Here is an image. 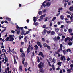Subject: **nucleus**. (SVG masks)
<instances>
[{
  "label": "nucleus",
  "mask_w": 73,
  "mask_h": 73,
  "mask_svg": "<svg viewBox=\"0 0 73 73\" xmlns=\"http://www.w3.org/2000/svg\"><path fill=\"white\" fill-rule=\"evenodd\" d=\"M60 36H58L57 37V40L58 41V40H60Z\"/></svg>",
  "instance_id": "nucleus-55"
},
{
  "label": "nucleus",
  "mask_w": 73,
  "mask_h": 73,
  "mask_svg": "<svg viewBox=\"0 0 73 73\" xmlns=\"http://www.w3.org/2000/svg\"><path fill=\"white\" fill-rule=\"evenodd\" d=\"M1 48H4V45H2L1 46Z\"/></svg>",
  "instance_id": "nucleus-62"
},
{
  "label": "nucleus",
  "mask_w": 73,
  "mask_h": 73,
  "mask_svg": "<svg viewBox=\"0 0 73 73\" xmlns=\"http://www.w3.org/2000/svg\"><path fill=\"white\" fill-rule=\"evenodd\" d=\"M46 29H44V33H46Z\"/></svg>",
  "instance_id": "nucleus-56"
},
{
  "label": "nucleus",
  "mask_w": 73,
  "mask_h": 73,
  "mask_svg": "<svg viewBox=\"0 0 73 73\" xmlns=\"http://www.w3.org/2000/svg\"><path fill=\"white\" fill-rule=\"evenodd\" d=\"M34 47L35 49V50H38V46H37V45H35Z\"/></svg>",
  "instance_id": "nucleus-16"
},
{
  "label": "nucleus",
  "mask_w": 73,
  "mask_h": 73,
  "mask_svg": "<svg viewBox=\"0 0 73 73\" xmlns=\"http://www.w3.org/2000/svg\"><path fill=\"white\" fill-rule=\"evenodd\" d=\"M62 63V62H59L57 64V65H59V66L60 67V66H61V64Z\"/></svg>",
  "instance_id": "nucleus-20"
},
{
  "label": "nucleus",
  "mask_w": 73,
  "mask_h": 73,
  "mask_svg": "<svg viewBox=\"0 0 73 73\" xmlns=\"http://www.w3.org/2000/svg\"><path fill=\"white\" fill-rule=\"evenodd\" d=\"M54 41H58L57 38H54Z\"/></svg>",
  "instance_id": "nucleus-58"
},
{
  "label": "nucleus",
  "mask_w": 73,
  "mask_h": 73,
  "mask_svg": "<svg viewBox=\"0 0 73 73\" xmlns=\"http://www.w3.org/2000/svg\"><path fill=\"white\" fill-rule=\"evenodd\" d=\"M64 60H66V59H65V57L64 56H62L61 58V60H64Z\"/></svg>",
  "instance_id": "nucleus-15"
},
{
  "label": "nucleus",
  "mask_w": 73,
  "mask_h": 73,
  "mask_svg": "<svg viewBox=\"0 0 73 73\" xmlns=\"http://www.w3.org/2000/svg\"><path fill=\"white\" fill-rule=\"evenodd\" d=\"M6 31V27H5V28L3 30H2L1 31V33H3V32H4V31Z\"/></svg>",
  "instance_id": "nucleus-38"
},
{
  "label": "nucleus",
  "mask_w": 73,
  "mask_h": 73,
  "mask_svg": "<svg viewBox=\"0 0 73 73\" xmlns=\"http://www.w3.org/2000/svg\"><path fill=\"white\" fill-rule=\"evenodd\" d=\"M38 14L40 15H42V11H40L38 12Z\"/></svg>",
  "instance_id": "nucleus-43"
},
{
  "label": "nucleus",
  "mask_w": 73,
  "mask_h": 73,
  "mask_svg": "<svg viewBox=\"0 0 73 73\" xmlns=\"http://www.w3.org/2000/svg\"><path fill=\"white\" fill-rule=\"evenodd\" d=\"M23 27H20L19 28V29H21V30H23Z\"/></svg>",
  "instance_id": "nucleus-63"
},
{
  "label": "nucleus",
  "mask_w": 73,
  "mask_h": 73,
  "mask_svg": "<svg viewBox=\"0 0 73 73\" xmlns=\"http://www.w3.org/2000/svg\"><path fill=\"white\" fill-rule=\"evenodd\" d=\"M23 58L22 59V63L23 64H24V61H25V58H24V57H23Z\"/></svg>",
  "instance_id": "nucleus-31"
},
{
  "label": "nucleus",
  "mask_w": 73,
  "mask_h": 73,
  "mask_svg": "<svg viewBox=\"0 0 73 73\" xmlns=\"http://www.w3.org/2000/svg\"><path fill=\"white\" fill-rule=\"evenodd\" d=\"M14 64H17V62H16V59L15 58H14Z\"/></svg>",
  "instance_id": "nucleus-37"
},
{
  "label": "nucleus",
  "mask_w": 73,
  "mask_h": 73,
  "mask_svg": "<svg viewBox=\"0 0 73 73\" xmlns=\"http://www.w3.org/2000/svg\"><path fill=\"white\" fill-rule=\"evenodd\" d=\"M63 9L62 8H60L58 9V12H60V11H62Z\"/></svg>",
  "instance_id": "nucleus-22"
},
{
  "label": "nucleus",
  "mask_w": 73,
  "mask_h": 73,
  "mask_svg": "<svg viewBox=\"0 0 73 73\" xmlns=\"http://www.w3.org/2000/svg\"><path fill=\"white\" fill-rule=\"evenodd\" d=\"M46 3V1H44L42 4V5L43 6L44 8H45L46 6V5L45 4V3Z\"/></svg>",
  "instance_id": "nucleus-13"
},
{
  "label": "nucleus",
  "mask_w": 73,
  "mask_h": 73,
  "mask_svg": "<svg viewBox=\"0 0 73 73\" xmlns=\"http://www.w3.org/2000/svg\"><path fill=\"white\" fill-rule=\"evenodd\" d=\"M25 32V31L24 30H21V35H24V33Z\"/></svg>",
  "instance_id": "nucleus-8"
},
{
  "label": "nucleus",
  "mask_w": 73,
  "mask_h": 73,
  "mask_svg": "<svg viewBox=\"0 0 73 73\" xmlns=\"http://www.w3.org/2000/svg\"><path fill=\"white\" fill-rule=\"evenodd\" d=\"M67 17L68 19H69V18H70H70L71 17H70V16L68 15H67Z\"/></svg>",
  "instance_id": "nucleus-50"
},
{
  "label": "nucleus",
  "mask_w": 73,
  "mask_h": 73,
  "mask_svg": "<svg viewBox=\"0 0 73 73\" xmlns=\"http://www.w3.org/2000/svg\"><path fill=\"white\" fill-rule=\"evenodd\" d=\"M24 66L26 67V66H27L28 65V63L27 62H25V63H24Z\"/></svg>",
  "instance_id": "nucleus-19"
},
{
  "label": "nucleus",
  "mask_w": 73,
  "mask_h": 73,
  "mask_svg": "<svg viewBox=\"0 0 73 73\" xmlns=\"http://www.w3.org/2000/svg\"><path fill=\"white\" fill-rule=\"evenodd\" d=\"M52 68L54 70L55 69V68H54V65H52Z\"/></svg>",
  "instance_id": "nucleus-59"
},
{
  "label": "nucleus",
  "mask_w": 73,
  "mask_h": 73,
  "mask_svg": "<svg viewBox=\"0 0 73 73\" xmlns=\"http://www.w3.org/2000/svg\"><path fill=\"white\" fill-rule=\"evenodd\" d=\"M56 17H54L52 19V21H54V20H56Z\"/></svg>",
  "instance_id": "nucleus-52"
},
{
  "label": "nucleus",
  "mask_w": 73,
  "mask_h": 73,
  "mask_svg": "<svg viewBox=\"0 0 73 73\" xmlns=\"http://www.w3.org/2000/svg\"><path fill=\"white\" fill-rule=\"evenodd\" d=\"M63 52L64 54V55L65 54V53H66V51H65V50H63Z\"/></svg>",
  "instance_id": "nucleus-54"
},
{
  "label": "nucleus",
  "mask_w": 73,
  "mask_h": 73,
  "mask_svg": "<svg viewBox=\"0 0 73 73\" xmlns=\"http://www.w3.org/2000/svg\"><path fill=\"white\" fill-rule=\"evenodd\" d=\"M47 47L48 49H49V50H50V46H47Z\"/></svg>",
  "instance_id": "nucleus-45"
},
{
  "label": "nucleus",
  "mask_w": 73,
  "mask_h": 73,
  "mask_svg": "<svg viewBox=\"0 0 73 73\" xmlns=\"http://www.w3.org/2000/svg\"><path fill=\"white\" fill-rule=\"evenodd\" d=\"M2 52H3V53H4V52H6V51L5 50H4V49H3L2 50Z\"/></svg>",
  "instance_id": "nucleus-49"
},
{
  "label": "nucleus",
  "mask_w": 73,
  "mask_h": 73,
  "mask_svg": "<svg viewBox=\"0 0 73 73\" xmlns=\"http://www.w3.org/2000/svg\"><path fill=\"white\" fill-rule=\"evenodd\" d=\"M37 45L38 46H40V47L41 48V47H42V46L41 45V43L40 42H37Z\"/></svg>",
  "instance_id": "nucleus-7"
},
{
  "label": "nucleus",
  "mask_w": 73,
  "mask_h": 73,
  "mask_svg": "<svg viewBox=\"0 0 73 73\" xmlns=\"http://www.w3.org/2000/svg\"><path fill=\"white\" fill-rule=\"evenodd\" d=\"M58 52H60L61 51H62V48H61L59 49L58 50Z\"/></svg>",
  "instance_id": "nucleus-23"
},
{
  "label": "nucleus",
  "mask_w": 73,
  "mask_h": 73,
  "mask_svg": "<svg viewBox=\"0 0 73 73\" xmlns=\"http://www.w3.org/2000/svg\"><path fill=\"white\" fill-rule=\"evenodd\" d=\"M20 31H18L17 32V35H19V34H20Z\"/></svg>",
  "instance_id": "nucleus-44"
},
{
  "label": "nucleus",
  "mask_w": 73,
  "mask_h": 73,
  "mask_svg": "<svg viewBox=\"0 0 73 73\" xmlns=\"http://www.w3.org/2000/svg\"><path fill=\"white\" fill-rule=\"evenodd\" d=\"M9 37H7L6 39H5V40L6 41H9Z\"/></svg>",
  "instance_id": "nucleus-35"
},
{
  "label": "nucleus",
  "mask_w": 73,
  "mask_h": 73,
  "mask_svg": "<svg viewBox=\"0 0 73 73\" xmlns=\"http://www.w3.org/2000/svg\"><path fill=\"white\" fill-rule=\"evenodd\" d=\"M9 41H13L14 40V39L13 38V37H14V35H9Z\"/></svg>",
  "instance_id": "nucleus-1"
},
{
  "label": "nucleus",
  "mask_w": 73,
  "mask_h": 73,
  "mask_svg": "<svg viewBox=\"0 0 73 73\" xmlns=\"http://www.w3.org/2000/svg\"><path fill=\"white\" fill-rule=\"evenodd\" d=\"M5 61L4 62V64H6V62H8V58L7 57H5Z\"/></svg>",
  "instance_id": "nucleus-18"
},
{
  "label": "nucleus",
  "mask_w": 73,
  "mask_h": 73,
  "mask_svg": "<svg viewBox=\"0 0 73 73\" xmlns=\"http://www.w3.org/2000/svg\"><path fill=\"white\" fill-rule=\"evenodd\" d=\"M47 61L48 63L49 64V66H51V64H50V62H49V60L47 59Z\"/></svg>",
  "instance_id": "nucleus-29"
},
{
  "label": "nucleus",
  "mask_w": 73,
  "mask_h": 73,
  "mask_svg": "<svg viewBox=\"0 0 73 73\" xmlns=\"http://www.w3.org/2000/svg\"><path fill=\"white\" fill-rule=\"evenodd\" d=\"M66 23H67V24H70V21H66Z\"/></svg>",
  "instance_id": "nucleus-60"
},
{
  "label": "nucleus",
  "mask_w": 73,
  "mask_h": 73,
  "mask_svg": "<svg viewBox=\"0 0 73 73\" xmlns=\"http://www.w3.org/2000/svg\"><path fill=\"white\" fill-rule=\"evenodd\" d=\"M38 25V23L37 22H36L34 24V25H35L36 26H37V25Z\"/></svg>",
  "instance_id": "nucleus-48"
},
{
  "label": "nucleus",
  "mask_w": 73,
  "mask_h": 73,
  "mask_svg": "<svg viewBox=\"0 0 73 73\" xmlns=\"http://www.w3.org/2000/svg\"><path fill=\"white\" fill-rule=\"evenodd\" d=\"M24 37V36H21L20 35L19 36V40H21V38H23Z\"/></svg>",
  "instance_id": "nucleus-28"
},
{
  "label": "nucleus",
  "mask_w": 73,
  "mask_h": 73,
  "mask_svg": "<svg viewBox=\"0 0 73 73\" xmlns=\"http://www.w3.org/2000/svg\"><path fill=\"white\" fill-rule=\"evenodd\" d=\"M55 31H56V32H58L59 31V29L58 28H56L55 29Z\"/></svg>",
  "instance_id": "nucleus-42"
},
{
  "label": "nucleus",
  "mask_w": 73,
  "mask_h": 73,
  "mask_svg": "<svg viewBox=\"0 0 73 73\" xmlns=\"http://www.w3.org/2000/svg\"><path fill=\"white\" fill-rule=\"evenodd\" d=\"M30 51H31V50H30V48H29V47H28L27 51V54H28V53H29L30 52Z\"/></svg>",
  "instance_id": "nucleus-9"
},
{
  "label": "nucleus",
  "mask_w": 73,
  "mask_h": 73,
  "mask_svg": "<svg viewBox=\"0 0 73 73\" xmlns=\"http://www.w3.org/2000/svg\"><path fill=\"white\" fill-rule=\"evenodd\" d=\"M69 9L71 12H73V6L70 7L69 8Z\"/></svg>",
  "instance_id": "nucleus-12"
},
{
  "label": "nucleus",
  "mask_w": 73,
  "mask_h": 73,
  "mask_svg": "<svg viewBox=\"0 0 73 73\" xmlns=\"http://www.w3.org/2000/svg\"><path fill=\"white\" fill-rule=\"evenodd\" d=\"M20 52H21V54L23 53H24V51L23 50V48H21L20 49Z\"/></svg>",
  "instance_id": "nucleus-21"
},
{
  "label": "nucleus",
  "mask_w": 73,
  "mask_h": 73,
  "mask_svg": "<svg viewBox=\"0 0 73 73\" xmlns=\"http://www.w3.org/2000/svg\"><path fill=\"white\" fill-rule=\"evenodd\" d=\"M70 20H71V22H73V16L72 15H71V17H70Z\"/></svg>",
  "instance_id": "nucleus-14"
},
{
  "label": "nucleus",
  "mask_w": 73,
  "mask_h": 73,
  "mask_svg": "<svg viewBox=\"0 0 73 73\" xmlns=\"http://www.w3.org/2000/svg\"><path fill=\"white\" fill-rule=\"evenodd\" d=\"M22 66H20L19 68V73H21V72H22Z\"/></svg>",
  "instance_id": "nucleus-3"
},
{
  "label": "nucleus",
  "mask_w": 73,
  "mask_h": 73,
  "mask_svg": "<svg viewBox=\"0 0 73 73\" xmlns=\"http://www.w3.org/2000/svg\"><path fill=\"white\" fill-rule=\"evenodd\" d=\"M51 4V3L50 2H47L46 3V6L47 7H49Z\"/></svg>",
  "instance_id": "nucleus-11"
},
{
  "label": "nucleus",
  "mask_w": 73,
  "mask_h": 73,
  "mask_svg": "<svg viewBox=\"0 0 73 73\" xmlns=\"http://www.w3.org/2000/svg\"><path fill=\"white\" fill-rule=\"evenodd\" d=\"M27 38H28V36H25V38H24V40L25 42L26 43L28 42V40H27Z\"/></svg>",
  "instance_id": "nucleus-5"
},
{
  "label": "nucleus",
  "mask_w": 73,
  "mask_h": 73,
  "mask_svg": "<svg viewBox=\"0 0 73 73\" xmlns=\"http://www.w3.org/2000/svg\"><path fill=\"white\" fill-rule=\"evenodd\" d=\"M12 53H13L14 54H16V52L14 51V49H13Z\"/></svg>",
  "instance_id": "nucleus-36"
},
{
  "label": "nucleus",
  "mask_w": 73,
  "mask_h": 73,
  "mask_svg": "<svg viewBox=\"0 0 73 73\" xmlns=\"http://www.w3.org/2000/svg\"><path fill=\"white\" fill-rule=\"evenodd\" d=\"M60 13H61L59 12L56 15V16H59V15H60Z\"/></svg>",
  "instance_id": "nucleus-57"
},
{
  "label": "nucleus",
  "mask_w": 73,
  "mask_h": 73,
  "mask_svg": "<svg viewBox=\"0 0 73 73\" xmlns=\"http://www.w3.org/2000/svg\"><path fill=\"white\" fill-rule=\"evenodd\" d=\"M60 18L61 20H64V16L62 15H61Z\"/></svg>",
  "instance_id": "nucleus-30"
},
{
  "label": "nucleus",
  "mask_w": 73,
  "mask_h": 73,
  "mask_svg": "<svg viewBox=\"0 0 73 73\" xmlns=\"http://www.w3.org/2000/svg\"><path fill=\"white\" fill-rule=\"evenodd\" d=\"M48 19L49 18L48 17H46V18L45 19L44 21L46 22L47 21V19Z\"/></svg>",
  "instance_id": "nucleus-39"
},
{
  "label": "nucleus",
  "mask_w": 73,
  "mask_h": 73,
  "mask_svg": "<svg viewBox=\"0 0 73 73\" xmlns=\"http://www.w3.org/2000/svg\"><path fill=\"white\" fill-rule=\"evenodd\" d=\"M36 17H33V20L34 23H35L36 21Z\"/></svg>",
  "instance_id": "nucleus-32"
},
{
  "label": "nucleus",
  "mask_w": 73,
  "mask_h": 73,
  "mask_svg": "<svg viewBox=\"0 0 73 73\" xmlns=\"http://www.w3.org/2000/svg\"><path fill=\"white\" fill-rule=\"evenodd\" d=\"M60 47L62 48V47H63V45L62 44H60Z\"/></svg>",
  "instance_id": "nucleus-47"
},
{
  "label": "nucleus",
  "mask_w": 73,
  "mask_h": 73,
  "mask_svg": "<svg viewBox=\"0 0 73 73\" xmlns=\"http://www.w3.org/2000/svg\"><path fill=\"white\" fill-rule=\"evenodd\" d=\"M6 20L8 21H11V19L8 18V17H6Z\"/></svg>",
  "instance_id": "nucleus-26"
},
{
  "label": "nucleus",
  "mask_w": 73,
  "mask_h": 73,
  "mask_svg": "<svg viewBox=\"0 0 73 73\" xmlns=\"http://www.w3.org/2000/svg\"><path fill=\"white\" fill-rule=\"evenodd\" d=\"M55 61H56V60H55L54 58L52 61V62H55Z\"/></svg>",
  "instance_id": "nucleus-51"
},
{
  "label": "nucleus",
  "mask_w": 73,
  "mask_h": 73,
  "mask_svg": "<svg viewBox=\"0 0 73 73\" xmlns=\"http://www.w3.org/2000/svg\"><path fill=\"white\" fill-rule=\"evenodd\" d=\"M38 58V62L39 63L40 62V58H39V57H37Z\"/></svg>",
  "instance_id": "nucleus-46"
},
{
  "label": "nucleus",
  "mask_w": 73,
  "mask_h": 73,
  "mask_svg": "<svg viewBox=\"0 0 73 73\" xmlns=\"http://www.w3.org/2000/svg\"><path fill=\"white\" fill-rule=\"evenodd\" d=\"M52 22L50 23V27H51V26H52Z\"/></svg>",
  "instance_id": "nucleus-61"
},
{
  "label": "nucleus",
  "mask_w": 73,
  "mask_h": 73,
  "mask_svg": "<svg viewBox=\"0 0 73 73\" xmlns=\"http://www.w3.org/2000/svg\"><path fill=\"white\" fill-rule=\"evenodd\" d=\"M43 46L44 47H46L48 46V45H47V44L44 43L43 44Z\"/></svg>",
  "instance_id": "nucleus-27"
},
{
  "label": "nucleus",
  "mask_w": 73,
  "mask_h": 73,
  "mask_svg": "<svg viewBox=\"0 0 73 73\" xmlns=\"http://www.w3.org/2000/svg\"><path fill=\"white\" fill-rule=\"evenodd\" d=\"M72 72V71L70 69H68L67 73H70Z\"/></svg>",
  "instance_id": "nucleus-17"
},
{
  "label": "nucleus",
  "mask_w": 73,
  "mask_h": 73,
  "mask_svg": "<svg viewBox=\"0 0 73 73\" xmlns=\"http://www.w3.org/2000/svg\"><path fill=\"white\" fill-rule=\"evenodd\" d=\"M68 45H72V42H69L68 43Z\"/></svg>",
  "instance_id": "nucleus-41"
},
{
  "label": "nucleus",
  "mask_w": 73,
  "mask_h": 73,
  "mask_svg": "<svg viewBox=\"0 0 73 73\" xmlns=\"http://www.w3.org/2000/svg\"><path fill=\"white\" fill-rule=\"evenodd\" d=\"M52 48L53 49H56L57 48L56 46V45H55V44H52Z\"/></svg>",
  "instance_id": "nucleus-4"
},
{
  "label": "nucleus",
  "mask_w": 73,
  "mask_h": 73,
  "mask_svg": "<svg viewBox=\"0 0 73 73\" xmlns=\"http://www.w3.org/2000/svg\"><path fill=\"white\" fill-rule=\"evenodd\" d=\"M66 0H64L63 1L64 2H65V3H66V2H68V1H69V0H68L67 1Z\"/></svg>",
  "instance_id": "nucleus-53"
},
{
  "label": "nucleus",
  "mask_w": 73,
  "mask_h": 73,
  "mask_svg": "<svg viewBox=\"0 0 73 73\" xmlns=\"http://www.w3.org/2000/svg\"><path fill=\"white\" fill-rule=\"evenodd\" d=\"M38 55L39 56H41L42 57H44V54L42 52H39V54H38Z\"/></svg>",
  "instance_id": "nucleus-6"
},
{
  "label": "nucleus",
  "mask_w": 73,
  "mask_h": 73,
  "mask_svg": "<svg viewBox=\"0 0 73 73\" xmlns=\"http://www.w3.org/2000/svg\"><path fill=\"white\" fill-rule=\"evenodd\" d=\"M46 15V14H44V15H41L40 17V19H44V17H45V16Z\"/></svg>",
  "instance_id": "nucleus-10"
},
{
  "label": "nucleus",
  "mask_w": 73,
  "mask_h": 73,
  "mask_svg": "<svg viewBox=\"0 0 73 73\" xmlns=\"http://www.w3.org/2000/svg\"><path fill=\"white\" fill-rule=\"evenodd\" d=\"M70 66L71 68H73V64H71L70 65Z\"/></svg>",
  "instance_id": "nucleus-64"
},
{
  "label": "nucleus",
  "mask_w": 73,
  "mask_h": 73,
  "mask_svg": "<svg viewBox=\"0 0 73 73\" xmlns=\"http://www.w3.org/2000/svg\"><path fill=\"white\" fill-rule=\"evenodd\" d=\"M44 63H43L42 62H40L38 65V66L39 68H42V67H44Z\"/></svg>",
  "instance_id": "nucleus-2"
},
{
  "label": "nucleus",
  "mask_w": 73,
  "mask_h": 73,
  "mask_svg": "<svg viewBox=\"0 0 73 73\" xmlns=\"http://www.w3.org/2000/svg\"><path fill=\"white\" fill-rule=\"evenodd\" d=\"M22 57H25V54L24 53H22Z\"/></svg>",
  "instance_id": "nucleus-34"
},
{
  "label": "nucleus",
  "mask_w": 73,
  "mask_h": 73,
  "mask_svg": "<svg viewBox=\"0 0 73 73\" xmlns=\"http://www.w3.org/2000/svg\"><path fill=\"white\" fill-rule=\"evenodd\" d=\"M54 34H55V32L54 31H52L51 32V35L52 36H53V35H54Z\"/></svg>",
  "instance_id": "nucleus-25"
},
{
  "label": "nucleus",
  "mask_w": 73,
  "mask_h": 73,
  "mask_svg": "<svg viewBox=\"0 0 73 73\" xmlns=\"http://www.w3.org/2000/svg\"><path fill=\"white\" fill-rule=\"evenodd\" d=\"M68 39H69V37H68L67 38L65 39V42H66Z\"/></svg>",
  "instance_id": "nucleus-40"
},
{
  "label": "nucleus",
  "mask_w": 73,
  "mask_h": 73,
  "mask_svg": "<svg viewBox=\"0 0 73 73\" xmlns=\"http://www.w3.org/2000/svg\"><path fill=\"white\" fill-rule=\"evenodd\" d=\"M72 29H68V32L69 33H71L72 32Z\"/></svg>",
  "instance_id": "nucleus-33"
},
{
  "label": "nucleus",
  "mask_w": 73,
  "mask_h": 73,
  "mask_svg": "<svg viewBox=\"0 0 73 73\" xmlns=\"http://www.w3.org/2000/svg\"><path fill=\"white\" fill-rule=\"evenodd\" d=\"M40 72L41 73H44V70H43V69L40 68Z\"/></svg>",
  "instance_id": "nucleus-24"
}]
</instances>
